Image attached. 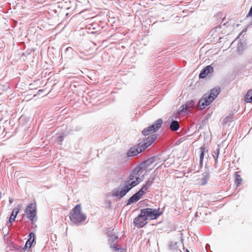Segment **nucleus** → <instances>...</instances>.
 I'll return each mask as SVG.
<instances>
[{
  "label": "nucleus",
  "mask_w": 252,
  "mask_h": 252,
  "mask_svg": "<svg viewBox=\"0 0 252 252\" xmlns=\"http://www.w3.org/2000/svg\"><path fill=\"white\" fill-rule=\"evenodd\" d=\"M145 174L141 176V178H136L131 172L128 177L124 181V185L121 184L118 188L113 189L111 191V195L121 199L125 196L133 188L140 183L144 179Z\"/></svg>",
  "instance_id": "f257e3e1"
},
{
  "label": "nucleus",
  "mask_w": 252,
  "mask_h": 252,
  "mask_svg": "<svg viewBox=\"0 0 252 252\" xmlns=\"http://www.w3.org/2000/svg\"><path fill=\"white\" fill-rule=\"evenodd\" d=\"M157 136L153 134L149 136L145 139H144L142 142H140L137 146L131 147L127 152L128 157H133L140 153L149 146L151 145L156 140Z\"/></svg>",
  "instance_id": "f03ea898"
},
{
  "label": "nucleus",
  "mask_w": 252,
  "mask_h": 252,
  "mask_svg": "<svg viewBox=\"0 0 252 252\" xmlns=\"http://www.w3.org/2000/svg\"><path fill=\"white\" fill-rule=\"evenodd\" d=\"M86 216L81 211L80 204L76 205L69 213V219L71 221L77 225H80L83 221L86 220Z\"/></svg>",
  "instance_id": "7ed1b4c3"
},
{
  "label": "nucleus",
  "mask_w": 252,
  "mask_h": 252,
  "mask_svg": "<svg viewBox=\"0 0 252 252\" xmlns=\"http://www.w3.org/2000/svg\"><path fill=\"white\" fill-rule=\"evenodd\" d=\"M148 219L151 220L157 219L162 214V212L159 210V209H153L147 208L142 209Z\"/></svg>",
  "instance_id": "20e7f679"
},
{
  "label": "nucleus",
  "mask_w": 252,
  "mask_h": 252,
  "mask_svg": "<svg viewBox=\"0 0 252 252\" xmlns=\"http://www.w3.org/2000/svg\"><path fill=\"white\" fill-rule=\"evenodd\" d=\"M162 124V119H158L152 125L145 128L142 131V134L146 136L157 131L160 127Z\"/></svg>",
  "instance_id": "39448f33"
},
{
  "label": "nucleus",
  "mask_w": 252,
  "mask_h": 252,
  "mask_svg": "<svg viewBox=\"0 0 252 252\" xmlns=\"http://www.w3.org/2000/svg\"><path fill=\"white\" fill-rule=\"evenodd\" d=\"M143 213L142 210L141 209L140 214L134 219L133 224L137 228H142L148 223V219Z\"/></svg>",
  "instance_id": "423d86ee"
},
{
  "label": "nucleus",
  "mask_w": 252,
  "mask_h": 252,
  "mask_svg": "<svg viewBox=\"0 0 252 252\" xmlns=\"http://www.w3.org/2000/svg\"><path fill=\"white\" fill-rule=\"evenodd\" d=\"M148 189L143 185L141 189L131 196L127 200V205H130L138 201L142 196L145 193V191Z\"/></svg>",
  "instance_id": "0eeeda50"
},
{
  "label": "nucleus",
  "mask_w": 252,
  "mask_h": 252,
  "mask_svg": "<svg viewBox=\"0 0 252 252\" xmlns=\"http://www.w3.org/2000/svg\"><path fill=\"white\" fill-rule=\"evenodd\" d=\"M27 218L31 221L34 220L36 217V207L33 203L30 204L25 209Z\"/></svg>",
  "instance_id": "6e6552de"
},
{
  "label": "nucleus",
  "mask_w": 252,
  "mask_h": 252,
  "mask_svg": "<svg viewBox=\"0 0 252 252\" xmlns=\"http://www.w3.org/2000/svg\"><path fill=\"white\" fill-rule=\"evenodd\" d=\"M213 100L214 98L211 95H208V94H204L198 102L199 109H204L206 106L210 105Z\"/></svg>",
  "instance_id": "1a4fd4ad"
},
{
  "label": "nucleus",
  "mask_w": 252,
  "mask_h": 252,
  "mask_svg": "<svg viewBox=\"0 0 252 252\" xmlns=\"http://www.w3.org/2000/svg\"><path fill=\"white\" fill-rule=\"evenodd\" d=\"M196 105V101L193 100L188 101L185 104L183 105L179 109L178 112L180 114L184 113H188L194 108Z\"/></svg>",
  "instance_id": "9d476101"
},
{
  "label": "nucleus",
  "mask_w": 252,
  "mask_h": 252,
  "mask_svg": "<svg viewBox=\"0 0 252 252\" xmlns=\"http://www.w3.org/2000/svg\"><path fill=\"white\" fill-rule=\"evenodd\" d=\"M108 237L110 248L114 252H118L121 249L120 247L114 243L115 241L118 240V237L114 235H109Z\"/></svg>",
  "instance_id": "9b49d317"
},
{
  "label": "nucleus",
  "mask_w": 252,
  "mask_h": 252,
  "mask_svg": "<svg viewBox=\"0 0 252 252\" xmlns=\"http://www.w3.org/2000/svg\"><path fill=\"white\" fill-rule=\"evenodd\" d=\"M213 70L214 69L213 66L210 65L205 67L200 73L199 77L201 79L205 78L208 74L212 73L213 71Z\"/></svg>",
  "instance_id": "f8f14e48"
},
{
  "label": "nucleus",
  "mask_w": 252,
  "mask_h": 252,
  "mask_svg": "<svg viewBox=\"0 0 252 252\" xmlns=\"http://www.w3.org/2000/svg\"><path fill=\"white\" fill-rule=\"evenodd\" d=\"M29 239H28L26 243V244L23 248V250H26L28 248L29 249L31 247L32 244L34 242L35 240V235L34 233L32 232H31L29 234Z\"/></svg>",
  "instance_id": "ddd939ff"
},
{
  "label": "nucleus",
  "mask_w": 252,
  "mask_h": 252,
  "mask_svg": "<svg viewBox=\"0 0 252 252\" xmlns=\"http://www.w3.org/2000/svg\"><path fill=\"white\" fill-rule=\"evenodd\" d=\"M144 170L145 169L143 168V167H142L139 164L137 167L134 168L131 171V172L132 173V174L134 175L135 177V179L136 180V178H141V177H140V176L141 175Z\"/></svg>",
  "instance_id": "4468645a"
},
{
  "label": "nucleus",
  "mask_w": 252,
  "mask_h": 252,
  "mask_svg": "<svg viewBox=\"0 0 252 252\" xmlns=\"http://www.w3.org/2000/svg\"><path fill=\"white\" fill-rule=\"evenodd\" d=\"M156 175L154 173H152L150 175V177L148 179V180L146 182L145 184L143 185L147 189H149L154 183L155 180Z\"/></svg>",
  "instance_id": "2eb2a0df"
},
{
  "label": "nucleus",
  "mask_w": 252,
  "mask_h": 252,
  "mask_svg": "<svg viewBox=\"0 0 252 252\" xmlns=\"http://www.w3.org/2000/svg\"><path fill=\"white\" fill-rule=\"evenodd\" d=\"M155 160V157H152L149 158L147 160L142 162L140 164V165L145 170L148 166L154 163Z\"/></svg>",
  "instance_id": "dca6fc26"
},
{
  "label": "nucleus",
  "mask_w": 252,
  "mask_h": 252,
  "mask_svg": "<svg viewBox=\"0 0 252 252\" xmlns=\"http://www.w3.org/2000/svg\"><path fill=\"white\" fill-rule=\"evenodd\" d=\"M180 126L177 121L173 120L170 125V128L172 131H177L179 128Z\"/></svg>",
  "instance_id": "f3484780"
},
{
  "label": "nucleus",
  "mask_w": 252,
  "mask_h": 252,
  "mask_svg": "<svg viewBox=\"0 0 252 252\" xmlns=\"http://www.w3.org/2000/svg\"><path fill=\"white\" fill-rule=\"evenodd\" d=\"M203 177L201 179L202 183L201 185H204L207 183V182L210 178V174L208 171L204 172L202 174Z\"/></svg>",
  "instance_id": "a211bd4d"
},
{
  "label": "nucleus",
  "mask_w": 252,
  "mask_h": 252,
  "mask_svg": "<svg viewBox=\"0 0 252 252\" xmlns=\"http://www.w3.org/2000/svg\"><path fill=\"white\" fill-rule=\"evenodd\" d=\"M220 91V88H218L217 89H213L211 90L210 93L208 94V95H211V96L212 97L214 100L215 98L217 97Z\"/></svg>",
  "instance_id": "6ab92c4d"
},
{
  "label": "nucleus",
  "mask_w": 252,
  "mask_h": 252,
  "mask_svg": "<svg viewBox=\"0 0 252 252\" xmlns=\"http://www.w3.org/2000/svg\"><path fill=\"white\" fill-rule=\"evenodd\" d=\"M19 209L18 208H14L12 212L11 216L9 218V221L10 223H11L13 221L15 220V218L19 213Z\"/></svg>",
  "instance_id": "aec40b11"
},
{
  "label": "nucleus",
  "mask_w": 252,
  "mask_h": 252,
  "mask_svg": "<svg viewBox=\"0 0 252 252\" xmlns=\"http://www.w3.org/2000/svg\"><path fill=\"white\" fill-rule=\"evenodd\" d=\"M200 164L202 165L203 164V161L204 157V154L205 152H208V150L206 149L204 147H201L200 148Z\"/></svg>",
  "instance_id": "412c9836"
},
{
  "label": "nucleus",
  "mask_w": 252,
  "mask_h": 252,
  "mask_svg": "<svg viewBox=\"0 0 252 252\" xmlns=\"http://www.w3.org/2000/svg\"><path fill=\"white\" fill-rule=\"evenodd\" d=\"M220 146H219V145H218L216 149L213 151L212 155L215 159V164H216V163L217 162L218 158H219V156L220 154Z\"/></svg>",
  "instance_id": "4be33fe9"
},
{
  "label": "nucleus",
  "mask_w": 252,
  "mask_h": 252,
  "mask_svg": "<svg viewBox=\"0 0 252 252\" xmlns=\"http://www.w3.org/2000/svg\"><path fill=\"white\" fill-rule=\"evenodd\" d=\"M245 101L247 103L252 102V90H249L245 96Z\"/></svg>",
  "instance_id": "5701e85b"
},
{
  "label": "nucleus",
  "mask_w": 252,
  "mask_h": 252,
  "mask_svg": "<svg viewBox=\"0 0 252 252\" xmlns=\"http://www.w3.org/2000/svg\"><path fill=\"white\" fill-rule=\"evenodd\" d=\"M242 181L241 176L238 174V172L235 173V182L237 184V187L239 186Z\"/></svg>",
  "instance_id": "b1692460"
},
{
  "label": "nucleus",
  "mask_w": 252,
  "mask_h": 252,
  "mask_svg": "<svg viewBox=\"0 0 252 252\" xmlns=\"http://www.w3.org/2000/svg\"><path fill=\"white\" fill-rule=\"evenodd\" d=\"M204 209H206L205 208H203V207H201L200 208H198V209H197L198 211L196 212L195 216L196 217H199L201 216H202V213L201 211H202V210Z\"/></svg>",
  "instance_id": "393cba45"
},
{
  "label": "nucleus",
  "mask_w": 252,
  "mask_h": 252,
  "mask_svg": "<svg viewBox=\"0 0 252 252\" xmlns=\"http://www.w3.org/2000/svg\"><path fill=\"white\" fill-rule=\"evenodd\" d=\"M231 121H232L231 117L228 116L224 118L223 122L224 123H227L231 122Z\"/></svg>",
  "instance_id": "a878e982"
},
{
  "label": "nucleus",
  "mask_w": 252,
  "mask_h": 252,
  "mask_svg": "<svg viewBox=\"0 0 252 252\" xmlns=\"http://www.w3.org/2000/svg\"><path fill=\"white\" fill-rule=\"evenodd\" d=\"M58 141L59 142H62L63 140L64 136H63V135H61V136L58 137Z\"/></svg>",
  "instance_id": "bb28decb"
},
{
  "label": "nucleus",
  "mask_w": 252,
  "mask_h": 252,
  "mask_svg": "<svg viewBox=\"0 0 252 252\" xmlns=\"http://www.w3.org/2000/svg\"><path fill=\"white\" fill-rule=\"evenodd\" d=\"M71 50H72V48H71V47H67L65 49V51H69Z\"/></svg>",
  "instance_id": "cd10ccee"
},
{
  "label": "nucleus",
  "mask_w": 252,
  "mask_h": 252,
  "mask_svg": "<svg viewBox=\"0 0 252 252\" xmlns=\"http://www.w3.org/2000/svg\"><path fill=\"white\" fill-rule=\"evenodd\" d=\"M12 201H13V200L10 198V199H9V202H10V203H11L12 202Z\"/></svg>",
  "instance_id": "c85d7f7f"
},
{
  "label": "nucleus",
  "mask_w": 252,
  "mask_h": 252,
  "mask_svg": "<svg viewBox=\"0 0 252 252\" xmlns=\"http://www.w3.org/2000/svg\"><path fill=\"white\" fill-rule=\"evenodd\" d=\"M204 214H205V215H207V213H204Z\"/></svg>",
  "instance_id": "c756f323"
},
{
  "label": "nucleus",
  "mask_w": 252,
  "mask_h": 252,
  "mask_svg": "<svg viewBox=\"0 0 252 252\" xmlns=\"http://www.w3.org/2000/svg\"><path fill=\"white\" fill-rule=\"evenodd\" d=\"M186 252H189L188 250H187Z\"/></svg>",
  "instance_id": "7c9ffc66"
},
{
  "label": "nucleus",
  "mask_w": 252,
  "mask_h": 252,
  "mask_svg": "<svg viewBox=\"0 0 252 252\" xmlns=\"http://www.w3.org/2000/svg\"><path fill=\"white\" fill-rule=\"evenodd\" d=\"M244 32V30H243V32L241 33V34H242V32Z\"/></svg>",
  "instance_id": "2f4dec72"
}]
</instances>
